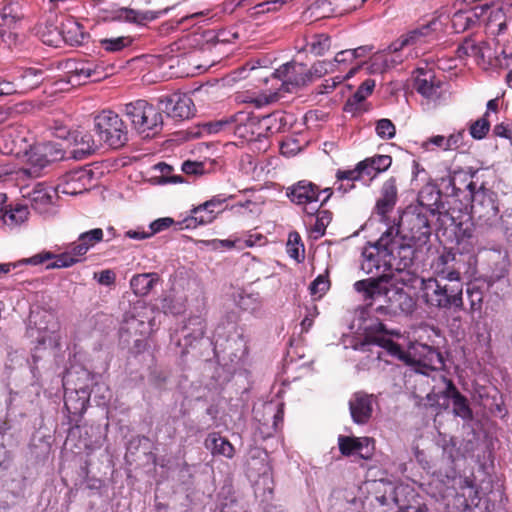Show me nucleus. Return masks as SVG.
Returning a JSON list of instances; mask_svg holds the SVG:
<instances>
[{"mask_svg": "<svg viewBox=\"0 0 512 512\" xmlns=\"http://www.w3.org/2000/svg\"><path fill=\"white\" fill-rule=\"evenodd\" d=\"M286 250L288 255L298 262L304 258V245L302 244L300 235L297 232L289 234Z\"/></svg>", "mask_w": 512, "mask_h": 512, "instance_id": "de8ad7c7", "label": "nucleus"}, {"mask_svg": "<svg viewBox=\"0 0 512 512\" xmlns=\"http://www.w3.org/2000/svg\"><path fill=\"white\" fill-rule=\"evenodd\" d=\"M219 214V210L209 209L205 203L199 205L191 211V220L196 224L205 225L213 222Z\"/></svg>", "mask_w": 512, "mask_h": 512, "instance_id": "49530a36", "label": "nucleus"}, {"mask_svg": "<svg viewBox=\"0 0 512 512\" xmlns=\"http://www.w3.org/2000/svg\"><path fill=\"white\" fill-rule=\"evenodd\" d=\"M24 155L27 167L22 168L20 173L27 177L37 178L49 164L63 159L64 151L56 143L44 142L31 145Z\"/></svg>", "mask_w": 512, "mask_h": 512, "instance_id": "1a4fd4ad", "label": "nucleus"}, {"mask_svg": "<svg viewBox=\"0 0 512 512\" xmlns=\"http://www.w3.org/2000/svg\"><path fill=\"white\" fill-rule=\"evenodd\" d=\"M159 276L157 273L136 274L130 280V287L137 296H146L158 283Z\"/></svg>", "mask_w": 512, "mask_h": 512, "instance_id": "c9c22d12", "label": "nucleus"}, {"mask_svg": "<svg viewBox=\"0 0 512 512\" xmlns=\"http://www.w3.org/2000/svg\"><path fill=\"white\" fill-rule=\"evenodd\" d=\"M441 29V21L434 17L403 35L397 42L393 43L391 47L394 51H397L405 46L429 42L435 38L436 33Z\"/></svg>", "mask_w": 512, "mask_h": 512, "instance_id": "4468645a", "label": "nucleus"}, {"mask_svg": "<svg viewBox=\"0 0 512 512\" xmlns=\"http://www.w3.org/2000/svg\"><path fill=\"white\" fill-rule=\"evenodd\" d=\"M375 87V81L372 79L365 80L358 90L356 91L354 97L358 101L364 100L368 95H370Z\"/></svg>", "mask_w": 512, "mask_h": 512, "instance_id": "774afa93", "label": "nucleus"}, {"mask_svg": "<svg viewBox=\"0 0 512 512\" xmlns=\"http://www.w3.org/2000/svg\"><path fill=\"white\" fill-rule=\"evenodd\" d=\"M431 232L428 215L417 208L407 209L397 224L387 228L382 234V241L385 243L391 237L393 244L398 247L397 269H407L412 266L416 250L429 242Z\"/></svg>", "mask_w": 512, "mask_h": 512, "instance_id": "7ed1b4c3", "label": "nucleus"}, {"mask_svg": "<svg viewBox=\"0 0 512 512\" xmlns=\"http://www.w3.org/2000/svg\"><path fill=\"white\" fill-rule=\"evenodd\" d=\"M393 62L395 60L390 53H379L373 56L371 66L373 71L382 72L389 68Z\"/></svg>", "mask_w": 512, "mask_h": 512, "instance_id": "4d7b16f0", "label": "nucleus"}, {"mask_svg": "<svg viewBox=\"0 0 512 512\" xmlns=\"http://www.w3.org/2000/svg\"><path fill=\"white\" fill-rule=\"evenodd\" d=\"M123 113L132 128L143 138L158 134L163 125V117L158 108L146 100H136L125 104Z\"/></svg>", "mask_w": 512, "mask_h": 512, "instance_id": "0eeeda50", "label": "nucleus"}, {"mask_svg": "<svg viewBox=\"0 0 512 512\" xmlns=\"http://www.w3.org/2000/svg\"><path fill=\"white\" fill-rule=\"evenodd\" d=\"M103 230L101 228H94L89 231L83 232L79 235V240L87 246V249H91L96 244L103 240Z\"/></svg>", "mask_w": 512, "mask_h": 512, "instance_id": "864d4df0", "label": "nucleus"}, {"mask_svg": "<svg viewBox=\"0 0 512 512\" xmlns=\"http://www.w3.org/2000/svg\"><path fill=\"white\" fill-rule=\"evenodd\" d=\"M413 88L427 102L433 103L439 101L444 93L443 82L436 77L435 72L427 65L415 70Z\"/></svg>", "mask_w": 512, "mask_h": 512, "instance_id": "9b49d317", "label": "nucleus"}, {"mask_svg": "<svg viewBox=\"0 0 512 512\" xmlns=\"http://www.w3.org/2000/svg\"><path fill=\"white\" fill-rule=\"evenodd\" d=\"M91 171L80 168L64 174L56 186L58 193L77 195L87 191L91 185Z\"/></svg>", "mask_w": 512, "mask_h": 512, "instance_id": "dca6fc26", "label": "nucleus"}, {"mask_svg": "<svg viewBox=\"0 0 512 512\" xmlns=\"http://www.w3.org/2000/svg\"><path fill=\"white\" fill-rule=\"evenodd\" d=\"M338 446L342 455H358L360 458L371 459L375 450V441L370 437H350L340 435Z\"/></svg>", "mask_w": 512, "mask_h": 512, "instance_id": "a211bd4d", "label": "nucleus"}, {"mask_svg": "<svg viewBox=\"0 0 512 512\" xmlns=\"http://www.w3.org/2000/svg\"><path fill=\"white\" fill-rule=\"evenodd\" d=\"M485 15H488L486 26L492 34L500 35L507 30V17L502 8L489 4V9Z\"/></svg>", "mask_w": 512, "mask_h": 512, "instance_id": "58836bf2", "label": "nucleus"}, {"mask_svg": "<svg viewBox=\"0 0 512 512\" xmlns=\"http://www.w3.org/2000/svg\"><path fill=\"white\" fill-rule=\"evenodd\" d=\"M258 126L260 129L264 130L267 135H272L286 131L290 126V122L285 112L275 111L261 118L258 117Z\"/></svg>", "mask_w": 512, "mask_h": 512, "instance_id": "473e14b6", "label": "nucleus"}, {"mask_svg": "<svg viewBox=\"0 0 512 512\" xmlns=\"http://www.w3.org/2000/svg\"><path fill=\"white\" fill-rule=\"evenodd\" d=\"M230 128L231 116L220 120L210 121L203 125V131H205L208 134H217L220 132L230 134Z\"/></svg>", "mask_w": 512, "mask_h": 512, "instance_id": "8fccbe9b", "label": "nucleus"}, {"mask_svg": "<svg viewBox=\"0 0 512 512\" xmlns=\"http://www.w3.org/2000/svg\"><path fill=\"white\" fill-rule=\"evenodd\" d=\"M94 128L100 143L109 148L119 149L128 142L126 124L117 113L111 110H103L94 117Z\"/></svg>", "mask_w": 512, "mask_h": 512, "instance_id": "6e6552de", "label": "nucleus"}, {"mask_svg": "<svg viewBox=\"0 0 512 512\" xmlns=\"http://www.w3.org/2000/svg\"><path fill=\"white\" fill-rule=\"evenodd\" d=\"M367 163H371L374 166V170H376L378 173H381L386 171L391 166L392 158L389 155H376L363 160L362 166H366Z\"/></svg>", "mask_w": 512, "mask_h": 512, "instance_id": "6e6d98bb", "label": "nucleus"}, {"mask_svg": "<svg viewBox=\"0 0 512 512\" xmlns=\"http://www.w3.org/2000/svg\"><path fill=\"white\" fill-rule=\"evenodd\" d=\"M484 42H476L472 37L465 38L457 47L456 56L459 60L473 58L476 63L484 59Z\"/></svg>", "mask_w": 512, "mask_h": 512, "instance_id": "f704fd0d", "label": "nucleus"}, {"mask_svg": "<svg viewBox=\"0 0 512 512\" xmlns=\"http://www.w3.org/2000/svg\"><path fill=\"white\" fill-rule=\"evenodd\" d=\"M370 344L377 345L387 353L408 365L414 366L416 371L428 375L430 371L440 370L444 367V360L441 353L432 346L413 342L406 350L390 338L385 336H368L361 344V349Z\"/></svg>", "mask_w": 512, "mask_h": 512, "instance_id": "20e7f679", "label": "nucleus"}, {"mask_svg": "<svg viewBox=\"0 0 512 512\" xmlns=\"http://www.w3.org/2000/svg\"><path fill=\"white\" fill-rule=\"evenodd\" d=\"M52 259L54 261L47 264V269L68 268L76 264V260H74L71 254H68L67 251L59 255H55L49 251H42L26 259L25 262L31 265H40Z\"/></svg>", "mask_w": 512, "mask_h": 512, "instance_id": "c756f323", "label": "nucleus"}, {"mask_svg": "<svg viewBox=\"0 0 512 512\" xmlns=\"http://www.w3.org/2000/svg\"><path fill=\"white\" fill-rule=\"evenodd\" d=\"M466 187L471 197V215L467 216L465 222L455 223L457 228L455 233L458 237L471 239L473 229L470 220L472 218L481 226L492 227L499 223L501 216L493 193L483 188L476 190V184L473 182L468 183Z\"/></svg>", "mask_w": 512, "mask_h": 512, "instance_id": "39448f33", "label": "nucleus"}, {"mask_svg": "<svg viewBox=\"0 0 512 512\" xmlns=\"http://www.w3.org/2000/svg\"><path fill=\"white\" fill-rule=\"evenodd\" d=\"M336 71V64L331 61L322 60L315 62L310 68H308V75L310 78V82L315 79L321 78L328 73H333Z\"/></svg>", "mask_w": 512, "mask_h": 512, "instance_id": "09e8293b", "label": "nucleus"}, {"mask_svg": "<svg viewBox=\"0 0 512 512\" xmlns=\"http://www.w3.org/2000/svg\"><path fill=\"white\" fill-rule=\"evenodd\" d=\"M361 269L367 274H374L375 277L355 282L354 289L363 294L365 301L376 300L386 297L389 293V282L394 277V272L401 273L405 269H397L399 264L398 247L393 240L369 243L362 252Z\"/></svg>", "mask_w": 512, "mask_h": 512, "instance_id": "f257e3e1", "label": "nucleus"}, {"mask_svg": "<svg viewBox=\"0 0 512 512\" xmlns=\"http://www.w3.org/2000/svg\"><path fill=\"white\" fill-rule=\"evenodd\" d=\"M421 147L426 151L434 150V147L443 151H448L446 137L443 135H435L425 140Z\"/></svg>", "mask_w": 512, "mask_h": 512, "instance_id": "13d9d810", "label": "nucleus"}, {"mask_svg": "<svg viewBox=\"0 0 512 512\" xmlns=\"http://www.w3.org/2000/svg\"><path fill=\"white\" fill-rule=\"evenodd\" d=\"M66 251L68 254H71L72 258H74L76 263H78L89 250L87 249V246H85V244L82 243L78 238L69 246Z\"/></svg>", "mask_w": 512, "mask_h": 512, "instance_id": "052dcab7", "label": "nucleus"}, {"mask_svg": "<svg viewBox=\"0 0 512 512\" xmlns=\"http://www.w3.org/2000/svg\"><path fill=\"white\" fill-rule=\"evenodd\" d=\"M22 196L26 198L32 208L39 213H46L53 204V199L58 193L56 188L49 187L44 183H36L33 187H23Z\"/></svg>", "mask_w": 512, "mask_h": 512, "instance_id": "f3484780", "label": "nucleus"}, {"mask_svg": "<svg viewBox=\"0 0 512 512\" xmlns=\"http://www.w3.org/2000/svg\"><path fill=\"white\" fill-rule=\"evenodd\" d=\"M378 174L379 173L374 170V166L371 163H367L366 166H362V161H360L354 169L338 170L336 176L339 180L357 181L362 179L364 176L372 179Z\"/></svg>", "mask_w": 512, "mask_h": 512, "instance_id": "ea45409f", "label": "nucleus"}, {"mask_svg": "<svg viewBox=\"0 0 512 512\" xmlns=\"http://www.w3.org/2000/svg\"><path fill=\"white\" fill-rule=\"evenodd\" d=\"M441 199L442 194L437 186L427 184L419 191L417 198L418 206L416 208L432 216L436 214L442 215L444 204Z\"/></svg>", "mask_w": 512, "mask_h": 512, "instance_id": "b1692460", "label": "nucleus"}, {"mask_svg": "<svg viewBox=\"0 0 512 512\" xmlns=\"http://www.w3.org/2000/svg\"><path fill=\"white\" fill-rule=\"evenodd\" d=\"M161 11L137 10L128 7H122L115 11V17L119 21L144 26L160 17Z\"/></svg>", "mask_w": 512, "mask_h": 512, "instance_id": "cd10ccee", "label": "nucleus"}, {"mask_svg": "<svg viewBox=\"0 0 512 512\" xmlns=\"http://www.w3.org/2000/svg\"><path fill=\"white\" fill-rule=\"evenodd\" d=\"M204 446L210 451L213 457L222 456L232 459L235 455V448L231 442L216 432L207 435Z\"/></svg>", "mask_w": 512, "mask_h": 512, "instance_id": "2f4dec72", "label": "nucleus"}, {"mask_svg": "<svg viewBox=\"0 0 512 512\" xmlns=\"http://www.w3.org/2000/svg\"><path fill=\"white\" fill-rule=\"evenodd\" d=\"M331 62L336 64V70H347L346 74L343 75L347 79L353 77L361 68V62H355L353 53L349 49L338 52Z\"/></svg>", "mask_w": 512, "mask_h": 512, "instance_id": "e433bc0d", "label": "nucleus"}, {"mask_svg": "<svg viewBox=\"0 0 512 512\" xmlns=\"http://www.w3.org/2000/svg\"><path fill=\"white\" fill-rule=\"evenodd\" d=\"M91 394L98 406H105L111 398L110 389L105 383H96Z\"/></svg>", "mask_w": 512, "mask_h": 512, "instance_id": "5fc2aeb1", "label": "nucleus"}, {"mask_svg": "<svg viewBox=\"0 0 512 512\" xmlns=\"http://www.w3.org/2000/svg\"><path fill=\"white\" fill-rule=\"evenodd\" d=\"M29 210L26 205H6L1 208L0 225L4 230L12 231L28 221Z\"/></svg>", "mask_w": 512, "mask_h": 512, "instance_id": "393cba45", "label": "nucleus"}, {"mask_svg": "<svg viewBox=\"0 0 512 512\" xmlns=\"http://www.w3.org/2000/svg\"><path fill=\"white\" fill-rule=\"evenodd\" d=\"M74 144L73 157L75 159L86 158L96 152L101 145L100 141H96L89 131H76Z\"/></svg>", "mask_w": 512, "mask_h": 512, "instance_id": "7c9ffc66", "label": "nucleus"}, {"mask_svg": "<svg viewBox=\"0 0 512 512\" xmlns=\"http://www.w3.org/2000/svg\"><path fill=\"white\" fill-rule=\"evenodd\" d=\"M45 326L39 325L37 327L38 335L36 336L37 342L40 346H56L58 344L59 336L58 322L55 320L54 316L51 314H47L44 316Z\"/></svg>", "mask_w": 512, "mask_h": 512, "instance_id": "72a5a7b5", "label": "nucleus"}, {"mask_svg": "<svg viewBox=\"0 0 512 512\" xmlns=\"http://www.w3.org/2000/svg\"><path fill=\"white\" fill-rule=\"evenodd\" d=\"M467 296L470 301V306L472 310H479L481 308V304L483 301V293L482 291L473 286L467 288Z\"/></svg>", "mask_w": 512, "mask_h": 512, "instance_id": "680f3d73", "label": "nucleus"}, {"mask_svg": "<svg viewBox=\"0 0 512 512\" xmlns=\"http://www.w3.org/2000/svg\"><path fill=\"white\" fill-rule=\"evenodd\" d=\"M491 120L482 116L470 126V134L474 139H483L490 130Z\"/></svg>", "mask_w": 512, "mask_h": 512, "instance_id": "603ef678", "label": "nucleus"}, {"mask_svg": "<svg viewBox=\"0 0 512 512\" xmlns=\"http://www.w3.org/2000/svg\"><path fill=\"white\" fill-rule=\"evenodd\" d=\"M173 224V220L169 217L166 218H159L155 221H153L149 227V233L151 237L155 235L156 233H159L167 228H169Z\"/></svg>", "mask_w": 512, "mask_h": 512, "instance_id": "0e129e2a", "label": "nucleus"}, {"mask_svg": "<svg viewBox=\"0 0 512 512\" xmlns=\"http://www.w3.org/2000/svg\"><path fill=\"white\" fill-rule=\"evenodd\" d=\"M65 68L68 83L73 86L99 82L108 76L107 68L95 60H68Z\"/></svg>", "mask_w": 512, "mask_h": 512, "instance_id": "9d476101", "label": "nucleus"}, {"mask_svg": "<svg viewBox=\"0 0 512 512\" xmlns=\"http://www.w3.org/2000/svg\"><path fill=\"white\" fill-rule=\"evenodd\" d=\"M265 237L260 233L247 234L243 237H239L240 245H243V249L247 247H253L257 244L262 245Z\"/></svg>", "mask_w": 512, "mask_h": 512, "instance_id": "338daca9", "label": "nucleus"}, {"mask_svg": "<svg viewBox=\"0 0 512 512\" xmlns=\"http://www.w3.org/2000/svg\"><path fill=\"white\" fill-rule=\"evenodd\" d=\"M455 261L451 251L441 254L433 264L435 277L422 278L420 299L431 309L449 310L463 306V283L460 271L450 263Z\"/></svg>", "mask_w": 512, "mask_h": 512, "instance_id": "f03ea898", "label": "nucleus"}, {"mask_svg": "<svg viewBox=\"0 0 512 512\" xmlns=\"http://www.w3.org/2000/svg\"><path fill=\"white\" fill-rule=\"evenodd\" d=\"M459 488L461 490L468 489L469 490L468 497L471 498L472 501L474 499H478L479 498L477 485H476L474 479H472L470 477L460 478V480H459Z\"/></svg>", "mask_w": 512, "mask_h": 512, "instance_id": "e2e57ef3", "label": "nucleus"}, {"mask_svg": "<svg viewBox=\"0 0 512 512\" xmlns=\"http://www.w3.org/2000/svg\"><path fill=\"white\" fill-rule=\"evenodd\" d=\"M258 125V117L250 112L239 111L231 115L230 134L244 141H251L255 137V128Z\"/></svg>", "mask_w": 512, "mask_h": 512, "instance_id": "5701e85b", "label": "nucleus"}, {"mask_svg": "<svg viewBox=\"0 0 512 512\" xmlns=\"http://www.w3.org/2000/svg\"><path fill=\"white\" fill-rule=\"evenodd\" d=\"M319 206H311L310 208H305V212L308 215L316 214L315 223L313 226V232L318 234L319 236H323L325 234V230L329 223L332 220V214L328 210H319Z\"/></svg>", "mask_w": 512, "mask_h": 512, "instance_id": "c03bdc74", "label": "nucleus"}, {"mask_svg": "<svg viewBox=\"0 0 512 512\" xmlns=\"http://www.w3.org/2000/svg\"><path fill=\"white\" fill-rule=\"evenodd\" d=\"M135 38L132 36H119L103 38L99 40L100 47L109 53L123 51L133 45Z\"/></svg>", "mask_w": 512, "mask_h": 512, "instance_id": "37998d69", "label": "nucleus"}, {"mask_svg": "<svg viewBox=\"0 0 512 512\" xmlns=\"http://www.w3.org/2000/svg\"><path fill=\"white\" fill-rule=\"evenodd\" d=\"M3 152L21 156L28 152L32 145L30 132L23 126H10L2 131Z\"/></svg>", "mask_w": 512, "mask_h": 512, "instance_id": "2eb2a0df", "label": "nucleus"}, {"mask_svg": "<svg viewBox=\"0 0 512 512\" xmlns=\"http://www.w3.org/2000/svg\"><path fill=\"white\" fill-rule=\"evenodd\" d=\"M87 36L83 26L78 21L74 18H68L62 22L59 31L55 30L50 33L47 38L43 35L42 40L45 44L57 46L60 38H62L65 43L71 46H77L83 44Z\"/></svg>", "mask_w": 512, "mask_h": 512, "instance_id": "ddd939ff", "label": "nucleus"}, {"mask_svg": "<svg viewBox=\"0 0 512 512\" xmlns=\"http://www.w3.org/2000/svg\"><path fill=\"white\" fill-rule=\"evenodd\" d=\"M375 131L381 139H392L396 134V127L390 119L382 118L376 122Z\"/></svg>", "mask_w": 512, "mask_h": 512, "instance_id": "3c124183", "label": "nucleus"}, {"mask_svg": "<svg viewBox=\"0 0 512 512\" xmlns=\"http://www.w3.org/2000/svg\"><path fill=\"white\" fill-rule=\"evenodd\" d=\"M236 303L242 310L252 314H257L262 309V299L259 293H240Z\"/></svg>", "mask_w": 512, "mask_h": 512, "instance_id": "a18cd8bd", "label": "nucleus"}, {"mask_svg": "<svg viewBox=\"0 0 512 512\" xmlns=\"http://www.w3.org/2000/svg\"><path fill=\"white\" fill-rule=\"evenodd\" d=\"M286 194L291 202L305 208L317 206L320 201L319 187L308 180L298 181L287 189Z\"/></svg>", "mask_w": 512, "mask_h": 512, "instance_id": "6ab92c4d", "label": "nucleus"}, {"mask_svg": "<svg viewBox=\"0 0 512 512\" xmlns=\"http://www.w3.org/2000/svg\"><path fill=\"white\" fill-rule=\"evenodd\" d=\"M205 320L199 316L189 318L187 324L183 328V337L185 346H191L193 342L203 338L205 334Z\"/></svg>", "mask_w": 512, "mask_h": 512, "instance_id": "4c0bfd02", "label": "nucleus"}, {"mask_svg": "<svg viewBox=\"0 0 512 512\" xmlns=\"http://www.w3.org/2000/svg\"><path fill=\"white\" fill-rule=\"evenodd\" d=\"M43 70L38 68H27L22 71L18 79V87L21 92L37 88L43 81Z\"/></svg>", "mask_w": 512, "mask_h": 512, "instance_id": "a19ab883", "label": "nucleus"}, {"mask_svg": "<svg viewBox=\"0 0 512 512\" xmlns=\"http://www.w3.org/2000/svg\"><path fill=\"white\" fill-rule=\"evenodd\" d=\"M130 335L147 336L152 331L151 311L143 302H137L125 314L122 327Z\"/></svg>", "mask_w": 512, "mask_h": 512, "instance_id": "f8f14e48", "label": "nucleus"}, {"mask_svg": "<svg viewBox=\"0 0 512 512\" xmlns=\"http://www.w3.org/2000/svg\"><path fill=\"white\" fill-rule=\"evenodd\" d=\"M375 397L364 392H356L349 401L351 417L356 424H366L372 417Z\"/></svg>", "mask_w": 512, "mask_h": 512, "instance_id": "4be33fe9", "label": "nucleus"}, {"mask_svg": "<svg viewBox=\"0 0 512 512\" xmlns=\"http://www.w3.org/2000/svg\"><path fill=\"white\" fill-rule=\"evenodd\" d=\"M444 381L446 383V389L443 394L445 398L452 400L454 414L463 420H471L473 413L467 398L458 391L451 380L444 378Z\"/></svg>", "mask_w": 512, "mask_h": 512, "instance_id": "bb28decb", "label": "nucleus"}, {"mask_svg": "<svg viewBox=\"0 0 512 512\" xmlns=\"http://www.w3.org/2000/svg\"><path fill=\"white\" fill-rule=\"evenodd\" d=\"M69 379H63V386L65 389L64 406L69 413L78 414L86 410L89 401L88 393L82 387L74 388L73 391L68 392Z\"/></svg>", "mask_w": 512, "mask_h": 512, "instance_id": "c85d7f7f", "label": "nucleus"}, {"mask_svg": "<svg viewBox=\"0 0 512 512\" xmlns=\"http://www.w3.org/2000/svg\"><path fill=\"white\" fill-rule=\"evenodd\" d=\"M280 151L282 155L293 156L300 151V146L297 140L288 138L281 143Z\"/></svg>", "mask_w": 512, "mask_h": 512, "instance_id": "69168bd1", "label": "nucleus"}, {"mask_svg": "<svg viewBox=\"0 0 512 512\" xmlns=\"http://www.w3.org/2000/svg\"><path fill=\"white\" fill-rule=\"evenodd\" d=\"M397 202V186L395 178L384 182L381 189V197L377 200L375 211L384 221L386 215L393 210Z\"/></svg>", "mask_w": 512, "mask_h": 512, "instance_id": "a878e982", "label": "nucleus"}, {"mask_svg": "<svg viewBox=\"0 0 512 512\" xmlns=\"http://www.w3.org/2000/svg\"><path fill=\"white\" fill-rule=\"evenodd\" d=\"M331 48V38L327 34H314L310 36L305 45V50L315 56L324 55Z\"/></svg>", "mask_w": 512, "mask_h": 512, "instance_id": "79ce46f5", "label": "nucleus"}, {"mask_svg": "<svg viewBox=\"0 0 512 512\" xmlns=\"http://www.w3.org/2000/svg\"><path fill=\"white\" fill-rule=\"evenodd\" d=\"M161 102L166 114L173 119L185 120L194 115V103L187 94L174 93L166 96Z\"/></svg>", "mask_w": 512, "mask_h": 512, "instance_id": "aec40b11", "label": "nucleus"}, {"mask_svg": "<svg viewBox=\"0 0 512 512\" xmlns=\"http://www.w3.org/2000/svg\"><path fill=\"white\" fill-rule=\"evenodd\" d=\"M309 289L312 295L320 298L329 289V281L323 276H318L310 284Z\"/></svg>", "mask_w": 512, "mask_h": 512, "instance_id": "bf43d9fd", "label": "nucleus"}, {"mask_svg": "<svg viewBox=\"0 0 512 512\" xmlns=\"http://www.w3.org/2000/svg\"><path fill=\"white\" fill-rule=\"evenodd\" d=\"M489 9V4L476 5L471 9L458 10L451 18V25L455 33H462L474 27L479 20L485 16Z\"/></svg>", "mask_w": 512, "mask_h": 512, "instance_id": "412c9836", "label": "nucleus"}, {"mask_svg": "<svg viewBox=\"0 0 512 512\" xmlns=\"http://www.w3.org/2000/svg\"><path fill=\"white\" fill-rule=\"evenodd\" d=\"M308 67L305 64L291 62L279 67L272 73V80L281 81L280 87L273 92L249 97L246 102L253 103L256 107H262L278 99L279 91L291 92L293 88L305 86L310 83Z\"/></svg>", "mask_w": 512, "mask_h": 512, "instance_id": "423d86ee", "label": "nucleus"}]
</instances>
